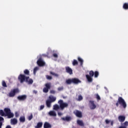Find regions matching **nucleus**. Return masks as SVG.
<instances>
[{"instance_id":"obj_15","label":"nucleus","mask_w":128,"mask_h":128,"mask_svg":"<svg viewBox=\"0 0 128 128\" xmlns=\"http://www.w3.org/2000/svg\"><path fill=\"white\" fill-rule=\"evenodd\" d=\"M62 120L64 122H70V120H72V118L70 116H67L66 117L62 118Z\"/></svg>"},{"instance_id":"obj_2","label":"nucleus","mask_w":128,"mask_h":128,"mask_svg":"<svg viewBox=\"0 0 128 128\" xmlns=\"http://www.w3.org/2000/svg\"><path fill=\"white\" fill-rule=\"evenodd\" d=\"M66 84H82V81L78 78H72L66 80Z\"/></svg>"},{"instance_id":"obj_5","label":"nucleus","mask_w":128,"mask_h":128,"mask_svg":"<svg viewBox=\"0 0 128 128\" xmlns=\"http://www.w3.org/2000/svg\"><path fill=\"white\" fill-rule=\"evenodd\" d=\"M58 104L60 106V110H64L66 108H68V104L64 102V100H60L58 101Z\"/></svg>"},{"instance_id":"obj_31","label":"nucleus","mask_w":128,"mask_h":128,"mask_svg":"<svg viewBox=\"0 0 128 128\" xmlns=\"http://www.w3.org/2000/svg\"><path fill=\"white\" fill-rule=\"evenodd\" d=\"M50 74H52V76H56V78H58V75L57 74H56L54 72H50Z\"/></svg>"},{"instance_id":"obj_1","label":"nucleus","mask_w":128,"mask_h":128,"mask_svg":"<svg viewBox=\"0 0 128 128\" xmlns=\"http://www.w3.org/2000/svg\"><path fill=\"white\" fill-rule=\"evenodd\" d=\"M24 74H20L18 77V80L20 81L21 84H22L24 82H26L28 84H32L34 83V80L32 78H30V76H30V70L28 69H26L24 71Z\"/></svg>"},{"instance_id":"obj_36","label":"nucleus","mask_w":128,"mask_h":128,"mask_svg":"<svg viewBox=\"0 0 128 128\" xmlns=\"http://www.w3.org/2000/svg\"><path fill=\"white\" fill-rule=\"evenodd\" d=\"M46 78L47 80H52V76H50L48 75L46 76Z\"/></svg>"},{"instance_id":"obj_10","label":"nucleus","mask_w":128,"mask_h":128,"mask_svg":"<svg viewBox=\"0 0 128 128\" xmlns=\"http://www.w3.org/2000/svg\"><path fill=\"white\" fill-rule=\"evenodd\" d=\"M37 64H38L39 66H44L46 64V63L42 60V58H40L37 61Z\"/></svg>"},{"instance_id":"obj_4","label":"nucleus","mask_w":128,"mask_h":128,"mask_svg":"<svg viewBox=\"0 0 128 128\" xmlns=\"http://www.w3.org/2000/svg\"><path fill=\"white\" fill-rule=\"evenodd\" d=\"M4 112H5V116H8V118H12L14 116V114L13 113H12L10 108H4Z\"/></svg>"},{"instance_id":"obj_12","label":"nucleus","mask_w":128,"mask_h":128,"mask_svg":"<svg viewBox=\"0 0 128 128\" xmlns=\"http://www.w3.org/2000/svg\"><path fill=\"white\" fill-rule=\"evenodd\" d=\"M90 104V110H94L96 108V105L94 104V100H90L89 102Z\"/></svg>"},{"instance_id":"obj_30","label":"nucleus","mask_w":128,"mask_h":128,"mask_svg":"<svg viewBox=\"0 0 128 128\" xmlns=\"http://www.w3.org/2000/svg\"><path fill=\"white\" fill-rule=\"evenodd\" d=\"M50 74H52V76H56V78H58V75L57 74H56L54 72H50Z\"/></svg>"},{"instance_id":"obj_24","label":"nucleus","mask_w":128,"mask_h":128,"mask_svg":"<svg viewBox=\"0 0 128 128\" xmlns=\"http://www.w3.org/2000/svg\"><path fill=\"white\" fill-rule=\"evenodd\" d=\"M10 124H11L16 125V118L11 119Z\"/></svg>"},{"instance_id":"obj_45","label":"nucleus","mask_w":128,"mask_h":128,"mask_svg":"<svg viewBox=\"0 0 128 128\" xmlns=\"http://www.w3.org/2000/svg\"><path fill=\"white\" fill-rule=\"evenodd\" d=\"M33 93L34 94H38V91H36V90H34Z\"/></svg>"},{"instance_id":"obj_41","label":"nucleus","mask_w":128,"mask_h":128,"mask_svg":"<svg viewBox=\"0 0 128 128\" xmlns=\"http://www.w3.org/2000/svg\"><path fill=\"white\" fill-rule=\"evenodd\" d=\"M50 94H56V91L54 90H50Z\"/></svg>"},{"instance_id":"obj_27","label":"nucleus","mask_w":128,"mask_h":128,"mask_svg":"<svg viewBox=\"0 0 128 128\" xmlns=\"http://www.w3.org/2000/svg\"><path fill=\"white\" fill-rule=\"evenodd\" d=\"M0 116H6V113L4 112V110H0Z\"/></svg>"},{"instance_id":"obj_35","label":"nucleus","mask_w":128,"mask_h":128,"mask_svg":"<svg viewBox=\"0 0 128 128\" xmlns=\"http://www.w3.org/2000/svg\"><path fill=\"white\" fill-rule=\"evenodd\" d=\"M2 86L4 88H6L8 86H6V83L5 81H2Z\"/></svg>"},{"instance_id":"obj_20","label":"nucleus","mask_w":128,"mask_h":128,"mask_svg":"<svg viewBox=\"0 0 128 128\" xmlns=\"http://www.w3.org/2000/svg\"><path fill=\"white\" fill-rule=\"evenodd\" d=\"M48 114L50 116H56V112L52 110V111H50L48 112Z\"/></svg>"},{"instance_id":"obj_32","label":"nucleus","mask_w":128,"mask_h":128,"mask_svg":"<svg viewBox=\"0 0 128 128\" xmlns=\"http://www.w3.org/2000/svg\"><path fill=\"white\" fill-rule=\"evenodd\" d=\"M94 78H98V76H100V73L96 71L94 72Z\"/></svg>"},{"instance_id":"obj_29","label":"nucleus","mask_w":128,"mask_h":128,"mask_svg":"<svg viewBox=\"0 0 128 128\" xmlns=\"http://www.w3.org/2000/svg\"><path fill=\"white\" fill-rule=\"evenodd\" d=\"M123 8L124 10H128V2L124 3L123 5Z\"/></svg>"},{"instance_id":"obj_44","label":"nucleus","mask_w":128,"mask_h":128,"mask_svg":"<svg viewBox=\"0 0 128 128\" xmlns=\"http://www.w3.org/2000/svg\"><path fill=\"white\" fill-rule=\"evenodd\" d=\"M58 116H62V113L60 112H58Z\"/></svg>"},{"instance_id":"obj_6","label":"nucleus","mask_w":128,"mask_h":128,"mask_svg":"<svg viewBox=\"0 0 128 128\" xmlns=\"http://www.w3.org/2000/svg\"><path fill=\"white\" fill-rule=\"evenodd\" d=\"M89 74H86V78L88 82H92V76H94V72L92 70H90L89 72Z\"/></svg>"},{"instance_id":"obj_18","label":"nucleus","mask_w":128,"mask_h":128,"mask_svg":"<svg viewBox=\"0 0 128 128\" xmlns=\"http://www.w3.org/2000/svg\"><path fill=\"white\" fill-rule=\"evenodd\" d=\"M53 110H60V105L58 106V104H55L53 106Z\"/></svg>"},{"instance_id":"obj_50","label":"nucleus","mask_w":128,"mask_h":128,"mask_svg":"<svg viewBox=\"0 0 128 128\" xmlns=\"http://www.w3.org/2000/svg\"><path fill=\"white\" fill-rule=\"evenodd\" d=\"M111 126H114V122H111Z\"/></svg>"},{"instance_id":"obj_28","label":"nucleus","mask_w":128,"mask_h":128,"mask_svg":"<svg viewBox=\"0 0 128 128\" xmlns=\"http://www.w3.org/2000/svg\"><path fill=\"white\" fill-rule=\"evenodd\" d=\"M72 66H78V62L76 60H74L72 62Z\"/></svg>"},{"instance_id":"obj_43","label":"nucleus","mask_w":128,"mask_h":128,"mask_svg":"<svg viewBox=\"0 0 128 128\" xmlns=\"http://www.w3.org/2000/svg\"><path fill=\"white\" fill-rule=\"evenodd\" d=\"M53 56H54V58H58V54H53Z\"/></svg>"},{"instance_id":"obj_39","label":"nucleus","mask_w":128,"mask_h":128,"mask_svg":"<svg viewBox=\"0 0 128 128\" xmlns=\"http://www.w3.org/2000/svg\"><path fill=\"white\" fill-rule=\"evenodd\" d=\"M96 98H97L98 100H100V96L98 94H96Z\"/></svg>"},{"instance_id":"obj_49","label":"nucleus","mask_w":128,"mask_h":128,"mask_svg":"<svg viewBox=\"0 0 128 128\" xmlns=\"http://www.w3.org/2000/svg\"><path fill=\"white\" fill-rule=\"evenodd\" d=\"M2 122H0V128H2Z\"/></svg>"},{"instance_id":"obj_17","label":"nucleus","mask_w":128,"mask_h":128,"mask_svg":"<svg viewBox=\"0 0 128 128\" xmlns=\"http://www.w3.org/2000/svg\"><path fill=\"white\" fill-rule=\"evenodd\" d=\"M128 122L126 121L123 124H122V126H120L119 128H128Z\"/></svg>"},{"instance_id":"obj_7","label":"nucleus","mask_w":128,"mask_h":128,"mask_svg":"<svg viewBox=\"0 0 128 128\" xmlns=\"http://www.w3.org/2000/svg\"><path fill=\"white\" fill-rule=\"evenodd\" d=\"M45 87L43 88V92H45V94H47L48 92V90H50V88L52 86V83L48 82L45 84Z\"/></svg>"},{"instance_id":"obj_11","label":"nucleus","mask_w":128,"mask_h":128,"mask_svg":"<svg viewBox=\"0 0 128 128\" xmlns=\"http://www.w3.org/2000/svg\"><path fill=\"white\" fill-rule=\"evenodd\" d=\"M74 114L77 116V118H82V114L78 110H76L74 112Z\"/></svg>"},{"instance_id":"obj_52","label":"nucleus","mask_w":128,"mask_h":128,"mask_svg":"<svg viewBox=\"0 0 128 128\" xmlns=\"http://www.w3.org/2000/svg\"><path fill=\"white\" fill-rule=\"evenodd\" d=\"M16 116H18V115Z\"/></svg>"},{"instance_id":"obj_21","label":"nucleus","mask_w":128,"mask_h":128,"mask_svg":"<svg viewBox=\"0 0 128 128\" xmlns=\"http://www.w3.org/2000/svg\"><path fill=\"white\" fill-rule=\"evenodd\" d=\"M44 128H51L52 125H50V124L48 122H45V123L44 124Z\"/></svg>"},{"instance_id":"obj_46","label":"nucleus","mask_w":128,"mask_h":128,"mask_svg":"<svg viewBox=\"0 0 128 128\" xmlns=\"http://www.w3.org/2000/svg\"><path fill=\"white\" fill-rule=\"evenodd\" d=\"M110 120H106V122L107 124H110Z\"/></svg>"},{"instance_id":"obj_14","label":"nucleus","mask_w":128,"mask_h":128,"mask_svg":"<svg viewBox=\"0 0 128 128\" xmlns=\"http://www.w3.org/2000/svg\"><path fill=\"white\" fill-rule=\"evenodd\" d=\"M118 120L120 122H124L126 120V116H118Z\"/></svg>"},{"instance_id":"obj_23","label":"nucleus","mask_w":128,"mask_h":128,"mask_svg":"<svg viewBox=\"0 0 128 128\" xmlns=\"http://www.w3.org/2000/svg\"><path fill=\"white\" fill-rule=\"evenodd\" d=\"M52 102L51 101H50V100H47L46 101V106L48 108H50L51 106H52Z\"/></svg>"},{"instance_id":"obj_51","label":"nucleus","mask_w":128,"mask_h":128,"mask_svg":"<svg viewBox=\"0 0 128 128\" xmlns=\"http://www.w3.org/2000/svg\"><path fill=\"white\" fill-rule=\"evenodd\" d=\"M15 116H16V112H15Z\"/></svg>"},{"instance_id":"obj_26","label":"nucleus","mask_w":128,"mask_h":128,"mask_svg":"<svg viewBox=\"0 0 128 128\" xmlns=\"http://www.w3.org/2000/svg\"><path fill=\"white\" fill-rule=\"evenodd\" d=\"M20 122H26V118L24 116H21L20 118Z\"/></svg>"},{"instance_id":"obj_8","label":"nucleus","mask_w":128,"mask_h":128,"mask_svg":"<svg viewBox=\"0 0 128 128\" xmlns=\"http://www.w3.org/2000/svg\"><path fill=\"white\" fill-rule=\"evenodd\" d=\"M28 98V96L24 94V95H21L17 97V98L18 100L20 102H24L26 100V98Z\"/></svg>"},{"instance_id":"obj_47","label":"nucleus","mask_w":128,"mask_h":128,"mask_svg":"<svg viewBox=\"0 0 128 128\" xmlns=\"http://www.w3.org/2000/svg\"><path fill=\"white\" fill-rule=\"evenodd\" d=\"M6 128H12V126H10V125H8V126L6 127Z\"/></svg>"},{"instance_id":"obj_42","label":"nucleus","mask_w":128,"mask_h":128,"mask_svg":"<svg viewBox=\"0 0 128 128\" xmlns=\"http://www.w3.org/2000/svg\"><path fill=\"white\" fill-rule=\"evenodd\" d=\"M44 105H41L40 106V110H44Z\"/></svg>"},{"instance_id":"obj_38","label":"nucleus","mask_w":128,"mask_h":128,"mask_svg":"<svg viewBox=\"0 0 128 128\" xmlns=\"http://www.w3.org/2000/svg\"><path fill=\"white\" fill-rule=\"evenodd\" d=\"M4 122V118L0 116V122H2H2Z\"/></svg>"},{"instance_id":"obj_19","label":"nucleus","mask_w":128,"mask_h":128,"mask_svg":"<svg viewBox=\"0 0 128 128\" xmlns=\"http://www.w3.org/2000/svg\"><path fill=\"white\" fill-rule=\"evenodd\" d=\"M77 124L80 126H84V122L82 120H77Z\"/></svg>"},{"instance_id":"obj_25","label":"nucleus","mask_w":128,"mask_h":128,"mask_svg":"<svg viewBox=\"0 0 128 128\" xmlns=\"http://www.w3.org/2000/svg\"><path fill=\"white\" fill-rule=\"evenodd\" d=\"M42 126V122H39L37 124V126H35L36 128H40Z\"/></svg>"},{"instance_id":"obj_9","label":"nucleus","mask_w":128,"mask_h":128,"mask_svg":"<svg viewBox=\"0 0 128 128\" xmlns=\"http://www.w3.org/2000/svg\"><path fill=\"white\" fill-rule=\"evenodd\" d=\"M16 94V88L12 90L8 94V96L10 98H14Z\"/></svg>"},{"instance_id":"obj_13","label":"nucleus","mask_w":128,"mask_h":128,"mask_svg":"<svg viewBox=\"0 0 128 128\" xmlns=\"http://www.w3.org/2000/svg\"><path fill=\"white\" fill-rule=\"evenodd\" d=\"M65 68L66 72L70 75L72 74V68H70V66H66Z\"/></svg>"},{"instance_id":"obj_22","label":"nucleus","mask_w":128,"mask_h":128,"mask_svg":"<svg viewBox=\"0 0 128 128\" xmlns=\"http://www.w3.org/2000/svg\"><path fill=\"white\" fill-rule=\"evenodd\" d=\"M78 60L79 62H80V66H82V64H84V60H82L80 57H78Z\"/></svg>"},{"instance_id":"obj_3","label":"nucleus","mask_w":128,"mask_h":128,"mask_svg":"<svg viewBox=\"0 0 128 128\" xmlns=\"http://www.w3.org/2000/svg\"><path fill=\"white\" fill-rule=\"evenodd\" d=\"M123 106L124 108H126V103L124 98L122 97H118V100L116 104V106L117 108L120 106Z\"/></svg>"},{"instance_id":"obj_48","label":"nucleus","mask_w":128,"mask_h":128,"mask_svg":"<svg viewBox=\"0 0 128 128\" xmlns=\"http://www.w3.org/2000/svg\"><path fill=\"white\" fill-rule=\"evenodd\" d=\"M18 92H20V90H18V88H16V93L18 94Z\"/></svg>"},{"instance_id":"obj_33","label":"nucleus","mask_w":128,"mask_h":128,"mask_svg":"<svg viewBox=\"0 0 128 128\" xmlns=\"http://www.w3.org/2000/svg\"><path fill=\"white\" fill-rule=\"evenodd\" d=\"M38 70V67H35L34 69V74H36V72Z\"/></svg>"},{"instance_id":"obj_37","label":"nucleus","mask_w":128,"mask_h":128,"mask_svg":"<svg viewBox=\"0 0 128 128\" xmlns=\"http://www.w3.org/2000/svg\"><path fill=\"white\" fill-rule=\"evenodd\" d=\"M58 92H62V90H64V86L58 87Z\"/></svg>"},{"instance_id":"obj_16","label":"nucleus","mask_w":128,"mask_h":128,"mask_svg":"<svg viewBox=\"0 0 128 128\" xmlns=\"http://www.w3.org/2000/svg\"><path fill=\"white\" fill-rule=\"evenodd\" d=\"M48 99H49V100H50L51 102H56V98L54 96H49Z\"/></svg>"},{"instance_id":"obj_34","label":"nucleus","mask_w":128,"mask_h":128,"mask_svg":"<svg viewBox=\"0 0 128 128\" xmlns=\"http://www.w3.org/2000/svg\"><path fill=\"white\" fill-rule=\"evenodd\" d=\"M83 100L82 96V95H79L78 96V102H80V100Z\"/></svg>"},{"instance_id":"obj_40","label":"nucleus","mask_w":128,"mask_h":128,"mask_svg":"<svg viewBox=\"0 0 128 128\" xmlns=\"http://www.w3.org/2000/svg\"><path fill=\"white\" fill-rule=\"evenodd\" d=\"M32 114H31L28 117V120H32Z\"/></svg>"}]
</instances>
